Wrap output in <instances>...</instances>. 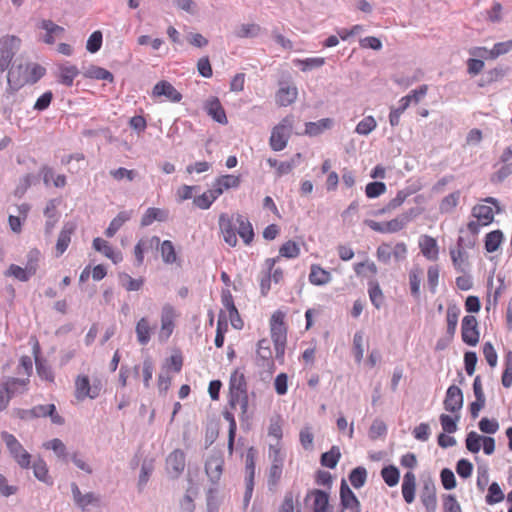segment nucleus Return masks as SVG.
<instances>
[{
  "label": "nucleus",
  "mask_w": 512,
  "mask_h": 512,
  "mask_svg": "<svg viewBox=\"0 0 512 512\" xmlns=\"http://www.w3.org/2000/svg\"><path fill=\"white\" fill-rule=\"evenodd\" d=\"M228 330V322L226 316H224L223 313L219 314L218 321H217V329H216V336H215V345L217 348L223 347L224 339H225V333Z\"/></svg>",
  "instance_id": "obj_53"
},
{
  "label": "nucleus",
  "mask_w": 512,
  "mask_h": 512,
  "mask_svg": "<svg viewBox=\"0 0 512 512\" xmlns=\"http://www.w3.org/2000/svg\"><path fill=\"white\" fill-rule=\"evenodd\" d=\"M411 220L408 214H403L387 222L365 220V224L373 231L379 233H396L402 230Z\"/></svg>",
  "instance_id": "obj_11"
},
{
  "label": "nucleus",
  "mask_w": 512,
  "mask_h": 512,
  "mask_svg": "<svg viewBox=\"0 0 512 512\" xmlns=\"http://www.w3.org/2000/svg\"><path fill=\"white\" fill-rule=\"evenodd\" d=\"M83 76L89 79L106 80L108 82H113L114 80V76L110 71L96 65L89 66L83 72Z\"/></svg>",
  "instance_id": "obj_43"
},
{
  "label": "nucleus",
  "mask_w": 512,
  "mask_h": 512,
  "mask_svg": "<svg viewBox=\"0 0 512 512\" xmlns=\"http://www.w3.org/2000/svg\"><path fill=\"white\" fill-rule=\"evenodd\" d=\"M483 436L479 435L475 431H471L466 436V448L471 453H478L481 449Z\"/></svg>",
  "instance_id": "obj_60"
},
{
  "label": "nucleus",
  "mask_w": 512,
  "mask_h": 512,
  "mask_svg": "<svg viewBox=\"0 0 512 512\" xmlns=\"http://www.w3.org/2000/svg\"><path fill=\"white\" fill-rule=\"evenodd\" d=\"M450 256L455 269L458 272H466L469 266L468 255L463 247V238L459 237L457 240V246L450 249Z\"/></svg>",
  "instance_id": "obj_22"
},
{
  "label": "nucleus",
  "mask_w": 512,
  "mask_h": 512,
  "mask_svg": "<svg viewBox=\"0 0 512 512\" xmlns=\"http://www.w3.org/2000/svg\"><path fill=\"white\" fill-rule=\"evenodd\" d=\"M77 225L75 222H66L59 235L56 242V256H61L68 248L71 242V236L74 234Z\"/></svg>",
  "instance_id": "obj_26"
},
{
  "label": "nucleus",
  "mask_w": 512,
  "mask_h": 512,
  "mask_svg": "<svg viewBox=\"0 0 512 512\" xmlns=\"http://www.w3.org/2000/svg\"><path fill=\"white\" fill-rule=\"evenodd\" d=\"M381 476L388 486L393 487L398 484L400 473L395 466L390 465L381 470Z\"/></svg>",
  "instance_id": "obj_56"
},
{
  "label": "nucleus",
  "mask_w": 512,
  "mask_h": 512,
  "mask_svg": "<svg viewBox=\"0 0 512 512\" xmlns=\"http://www.w3.org/2000/svg\"><path fill=\"white\" fill-rule=\"evenodd\" d=\"M5 276L14 277L21 282H27L33 275L25 267L11 264L5 272Z\"/></svg>",
  "instance_id": "obj_55"
},
{
  "label": "nucleus",
  "mask_w": 512,
  "mask_h": 512,
  "mask_svg": "<svg viewBox=\"0 0 512 512\" xmlns=\"http://www.w3.org/2000/svg\"><path fill=\"white\" fill-rule=\"evenodd\" d=\"M422 281V270L419 267L412 268L409 272V285L411 294L418 298Z\"/></svg>",
  "instance_id": "obj_52"
},
{
  "label": "nucleus",
  "mask_w": 512,
  "mask_h": 512,
  "mask_svg": "<svg viewBox=\"0 0 512 512\" xmlns=\"http://www.w3.org/2000/svg\"><path fill=\"white\" fill-rule=\"evenodd\" d=\"M275 350L271 347V341L267 338L260 339L256 344L254 363L260 374L271 376L275 370Z\"/></svg>",
  "instance_id": "obj_4"
},
{
  "label": "nucleus",
  "mask_w": 512,
  "mask_h": 512,
  "mask_svg": "<svg viewBox=\"0 0 512 512\" xmlns=\"http://www.w3.org/2000/svg\"><path fill=\"white\" fill-rule=\"evenodd\" d=\"M160 245V253L164 263L173 264L177 261L175 247L170 240H164Z\"/></svg>",
  "instance_id": "obj_49"
},
{
  "label": "nucleus",
  "mask_w": 512,
  "mask_h": 512,
  "mask_svg": "<svg viewBox=\"0 0 512 512\" xmlns=\"http://www.w3.org/2000/svg\"><path fill=\"white\" fill-rule=\"evenodd\" d=\"M180 314L178 310L171 304L166 303L161 307L160 311V328L157 338L160 343H165L172 336Z\"/></svg>",
  "instance_id": "obj_5"
},
{
  "label": "nucleus",
  "mask_w": 512,
  "mask_h": 512,
  "mask_svg": "<svg viewBox=\"0 0 512 512\" xmlns=\"http://www.w3.org/2000/svg\"><path fill=\"white\" fill-rule=\"evenodd\" d=\"M21 42V39L15 35L0 37V72L8 69L15 54L20 49Z\"/></svg>",
  "instance_id": "obj_10"
},
{
  "label": "nucleus",
  "mask_w": 512,
  "mask_h": 512,
  "mask_svg": "<svg viewBox=\"0 0 512 512\" xmlns=\"http://www.w3.org/2000/svg\"><path fill=\"white\" fill-rule=\"evenodd\" d=\"M51 418L52 423L57 425H62L64 423V418L56 412V406L54 404L47 405H36L29 410L23 411L22 418H41L47 417Z\"/></svg>",
  "instance_id": "obj_16"
},
{
  "label": "nucleus",
  "mask_w": 512,
  "mask_h": 512,
  "mask_svg": "<svg viewBox=\"0 0 512 512\" xmlns=\"http://www.w3.org/2000/svg\"><path fill=\"white\" fill-rule=\"evenodd\" d=\"M460 308L456 304H450L447 307L446 321H447V334L452 338L456 332L458 318L460 315Z\"/></svg>",
  "instance_id": "obj_42"
},
{
  "label": "nucleus",
  "mask_w": 512,
  "mask_h": 512,
  "mask_svg": "<svg viewBox=\"0 0 512 512\" xmlns=\"http://www.w3.org/2000/svg\"><path fill=\"white\" fill-rule=\"evenodd\" d=\"M340 458V448L338 446H332L328 452L322 453V466L333 469L337 466Z\"/></svg>",
  "instance_id": "obj_51"
},
{
  "label": "nucleus",
  "mask_w": 512,
  "mask_h": 512,
  "mask_svg": "<svg viewBox=\"0 0 512 512\" xmlns=\"http://www.w3.org/2000/svg\"><path fill=\"white\" fill-rule=\"evenodd\" d=\"M71 491L73 495V499L78 507L82 510H86V508L90 505H98L100 498L92 492H88L86 494H82L77 484H71Z\"/></svg>",
  "instance_id": "obj_29"
},
{
  "label": "nucleus",
  "mask_w": 512,
  "mask_h": 512,
  "mask_svg": "<svg viewBox=\"0 0 512 512\" xmlns=\"http://www.w3.org/2000/svg\"><path fill=\"white\" fill-rule=\"evenodd\" d=\"M218 224L224 242L230 247H235L238 243L235 214L228 215L227 213H221L219 215Z\"/></svg>",
  "instance_id": "obj_13"
},
{
  "label": "nucleus",
  "mask_w": 512,
  "mask_h": 512,
  "mask_svg": "<svg viewBox=\"0 0 512 512\" xmlns=\"http://www.w3.org/2000/svg\"><path fill=\"white\" fill-rule=\"evenodd\" d=\"M160 243V238L158 236H152L151 238L140 239L134 247V255L136 258L137 265L140 266L144 262V251L153 248L154 246L158 247Z\"/></svg>",
  "instance_id": "obj_32"
},
{
  "label": "nucleus",
  "mask_w": 512,
  "mask_h": 512,
  "mask_svg": "<svg viewBox=\"0 0 512 512\" xmlns=\"http://www.w3.org/2000/svg\"><path fill=\"white\" fill-rule=\"evenodd\" d=\"M297 88L292 85L281 86L276 94V101L280 106H288L297 98Z\"/></svg>",
  "instance_id": "obj_35"
},
{
  "label": "nucleus",
  "mask_w": 512,
  "mask_h": 512,
  "mask_svg": "<svg viewBox=\"0 0 512 512\" xmlns=\"http://www.w3.org/2000/svg\"><path fill=\"white\" fill-rule=\"evenodd\" d=\"M224 459L221 454L215 453L208 457L205 471L212 482H217L223 471Z\"/></svg>",
  "instance_id": "obj_28"
},
{
  "label": "nucleus",
  "mask_w": 512,
  "mask_h": 512,
  "mask_svg": "<svg viewBox=\"0 0 512 512\" xmlns=\"http://www.w3.org/2000/svg\"><path fill=\"white\" fill-rule=\"evenodd\" d=\"M463 406V393L456 385H451L446 392L444 408L449 412H457Z\"/></svg>",
  "instance_id": "obj_25"
},
{
  "label": "nucleus",
  "mask_w": 512,
  "mask_h": 512,
  "mask_svg": "<svg viewBox=\"0 0 512 512\" xmlns=\"http://www.w3.org/2000/svg\"><path fill=\"white\" fill-rule=\"evenodd\" d=\"M269 332L275 350V358L280 364H283L288 336L285 311L278 309L272 313L269 319Z\"/></svg>",
  "instance_id": "obj_1"
},
{
  "label": "nucleus",
  "mask_w": 512,
  "mask_h": 512,
  "mask_svg": "<svg viewBox=\"0 0 512 512\" xmlns=\"http://www.w3.org/2000/svg\"><path fill=\"white\" fill-rule=\"evenodd\" d=\"M232 408L240 407L242 414L248 410V387L244 373L239 369L232 372L229 380V400Z\"/></svg>",
  "instance_id": "obj_3"
},
{
  "label": "nucleus",
  "mask_w": 512,
  "mask_h": 512,
  "mask_svg": "<svg viewBox=\"0 0 512 512\" xmlns=\"http://www.w3.org/2000/svg\"><path fill=\"white\" fill-rule=\"evenodd\" d=\"M246 472H247V477L245 480L246 481V491H245V495H244V502H245V505H248L251 500L253 488H254L255 463L252 458L247 459V461H246Z\"/></svg>",
  "instance_id": "obj_41"
},
{
  "label": "nucleus",
  "mask_w": 512,
  "mask_h": 512,
  "mask_svg": "<svg viewBox=\"0 0 512 512\" xmlns=\"http://www.w3.org/2000/svg\"><path fill=\"white\" fill-rule=\"evenodd\" d=\"M461 336L464 343L469 346H476L479 342L480 332L478 321L475 316H464L461 323Z\"/></svg>",
  "instance_id": "obj_15"
},
{
  "label": "nucleus",
  "mask_w": 512,
  "mask_h": 512,
  "mask_svg": "<svg viewBox=\"0 0 512 512\" xmlns=\"http://www.w3.org/2000/svg\"><path fill=\"white\" fill-rule=\"evenodd\" d=\"M74 395L78 401H83L87 398L95 399L102 391V383L99 379H95L93 383L90 382L87 375H78L75 379Z\"/></svg>",
  "instance_id": "obj_9"
},
{
  "label": "nucleus",
  "mask_w": 512,
  "mask_h": 512,
  "mask_svg": "<svg viewBox=\"0 0 512 512\" xmlns=\"http://www.w3.org/2000/svg\"><path fill=\"white\" fill-rule=\"evenodd\" d=\"M130 217L131 213L128 211L119 212L118 215L110 222L105 231V235L109 238L113 237L124 223L130 219Z\"/></svg>",
  "instance_id": "obj_45"
},
{
  "label": "nucleus",
  "mask_w": 512,
  "mask_h": 512,
  "mask_svg": "<svg viewBox=\"0 0 512 512\" xmlns=\"http://www.w3.org/2000/svg\"><path fill=\"white\" fill-rule=\"evenodd\" d=\"M340 499L343 509L349 510L350 512H360V503L349 488L345 480H342L340 487Z\"/></svg>",
  "instance_id": "obj_27"
},
{
  "label": "nucleus",
  "mask_w": 512,
  "mask_h": 512,
  "mask_svg": "<svg viewBox=\"0 0 512 512\" xmlns=\"http://www.w3.org/2000/svg\"><path fill=\"white\" fill-rule=\"evenodd\" d=\"M241 184L240 175L225 174L217 177L212 185L214 193L220 197L225 191L229 189H236Z\"/></svg>",
  "instance_id": "obj_19"
},
{
  "label": "nucleus",
  "mask_w": 512,
  "mask_h": 512,
  "mask_svg": "<svg viewBox=\"0 0 512 512\" xmlns=\"http://www.w3.org/2000/svg\"><path fill=\"white\" fill-rule=\"evenodd\" d=\"M121 285L127 290V291H138L142 288L144 284L143 278H132L130 275L124 273L120 276Z\"/></svg>",
  "instance_id": "obj_62"
},
{
  "label": "nucleus",
  "mask_w": 512,
  "mask_h": 512,
  "mask_svg": "<svg viewBox=\"0 0 512 512\" xmlns=\"http://www.w3.org/2000/svg\"><path fill=\"white\" fill-rule=\"evenodd\" d=\"M219 197L213 189L207 190L199 196L193 198V204L202 210H207Z\"/></svg>",
  "instance_id": "obj_46"
},
{
  "label": "nucleus",
  "mask_w": 512,
  "mask_h": 512,
  "mask_svg": "<svg viewBox=\"0 0 512 512\" xmlns=\"http://www.w3.org/2000/svg\"><path fill=\"white\" fill-rule=\"evenodd\" d=\"M43 447L47 450H52L56 456L63 462L67 463L68 455L65 444L58 438H54L43 444Z\"/></svg>",
  "instance_id": "obj_47"
},
{
  "label": "nucleus",
  "mask_w": 512,
  "mask_h": 512,
  "mask_svg": "<svg viewBox=\"0 0 512 512\" xmlns=\"http://www.w3.org/2000/svg\"><path fill=\"white\" fill-rule=\"evenodd\" d=\"M40 352L39 343L36 341L33 346V353L35 356V362H36V370L39 377L45 381L53 382L54 381V373L52 369L39 361L38 354Z\"/></svg>",
  "instance_id": "obj_38"
},
{
  "label": "nucleus",
  "mask_w": 512,
  "mask_h": 512,
  "mask_svg": "<svg viewBox=\"0 0 512 512\" xmlns=\"http://www.w3.org/2000/svg\"><path fill=\"white\" fill-rule=\"evenodd\" d=\"M293 129V117L286 116L271 131L269 144L272 150L281 151L288 143Z\"/></svg>",
  "instance_id": "obj_7"
},
{
  "label": "nucleus",
  "mask_w": 512,
  "mask_h": 512,
  "mask_svg": "<svg viewBox=\"0 0 512 512\" xmlns=\"http://www.w3.org/2000/svg\"><path fill=\"white\" fill-rule=\"evenodd\" d=\"M419 247L423 256L428 260H436L438 258V245L433 237L422 235L419 238Z\"/></svg>",
  "instance_id": "obj_31"
},
{
  "label": "nucleus",
  "mask_w": 512,
  "mask_h": 512,
  "mask_svg": "<svg viewBox=\"0 0 512 512\" xmlns=\"http://www.w3.org/2000/svg\"><path fill=\"white\" fill-rule=\"evenodd\" d=\"M366 479H367V471L364 467L354 468L349 475V480L351 482V485L356 489H359L362 486H364Z\"/></svg>",
  "instance_id": "obj_57"
},
{
  "label": "nucleus",
  "mask_w": 512,
  "mask_h": 512,
  "mask_svg": "<svg viewBox=\"0 0 512 512\" xmlns=\"http://www.w3.org/2000/svg\"><path fill=\"white\" fill-rule=\"evenodd\" d=\"M460 199V191H455L445 196L439 206L442 213H450L458 205Z\"/></svg>",
  "instance_id": "obj_54"
},
{
  "label": "nucleus",
  "mask_w": 512,
  "mask_h": 512,
  "mask_svg": "<svg viewBox=\"0 0 512 512\" xmlns=\"http://www.w3.org/2000/svg\"><path fill=\"white\" fill-rule=\"evenodd\" d=\"M300 253L299 245L294 241L285 242L279 249V256L288 259L296 258Z\"/></svg>",
  "instance_id": "obj_63"
},
{
  "label": "nucleus",
  "mask_w": 512,
  "mask_h": 512,
  "mask_svg": "<svg viewBox=\"0 0 512 512\" xmlns=\"http://www.w3.org/2000/svg\"><path fill=\"white\" fill-rule=\"evenodd\" d=\"M153 97L164 96L170 102H180L182 94L168 81L162 80L155 84L152 90Z\"/></svg>",
  "instance_id": "obj_20"
},
{
  "label": "nucleus",
  "mask_w": 512,
  "mask_h": 512,
  "mask_svg": "<svg viewBox=\"0 0 512 512\" xmlns=\"http://www.w3.org/2000/svg\"><path fill=\"white\" fill-rule=\"evenodd\" d=\"M45 68L37 63L19 64L9 70L7 81L13 90H18L25 84H34L45 75Z\"/></svg>",
  "instance_id": "obj_2"
},
{
  "label": "nucleus",
  "mask_w": 512,
  "mask_h": 512,
  "mask_svg": "<svg viewBox=\"0 0 512 512\" xmlns=\"http://www.w3.org/2000/svg\"><path fill=\"white\" fill-rule=\"evenodd\" d=\"M221 303L224 307L220 313H223L227 318V322L230 321L231 325L236 329L243 327V321L240 318L239 312L234 304L233 296L229 289H223L221 293Z\"/></svg>",
  "instance_id": "obj_14"
},
{
  "label": "nucleus",
  "mask_w": 512,
  "mask_h": 512,
  "mask_svg": "<svg viewBox=\"0 0 512 512\" xmlns=\"http://www.w3.org/2000/svg\"><path fill=\"white\" fill-rule=\"evenodd\" d=\"M504 499V493L502 492L499 484L497 482L491 483L488 489V494L486 495V503L489 505H493L501 502Z\"/></svg>",
  "instance_id": "obj_61"
},
{
  "label": "nucleus",
  "mask_w": 512,
  "mask_h": 512,
  "mask_svg": "<svg viewBox=\"0 0 512 512\" xmlns=\"http://www.w3.org/2000/svg\"><path fill=\"white\" fill-rule=\"evenodd\" d=\"M186 456L181 449L173 450L166 459V470L173 477L177 478L185 469Z\"/></svg>",
  "instance_id": "obj_17"
},
{
  "label": "nucleus",
  "mask_w": 512,
  "mask_h": 512,
  "mask_svg": "<svg viewBox=\"0 0 512 512\" xmlns=\"http://www.w3.org/2000/svg\"><path fill=\"white\" fill-rule=\"evenodd\" d=\"M93 248L101 252L105 257L117 264L122 261L123 257L121 252L115 251L112 246L104 239L97 237L93 240Z\"/></svg>",
  "instance_id": "obj_30"
},
{
  "label": "nucleus",
  "mask_w": 512,
  "mask_h": 512,
  "mask_svg": "<svg viewBox=\"0 0 512 512\" xmlns=\"http://www.w3.org/2000/svg\"><path fill=\"white\" fill-rule=\"evenodd\" d=\"M503 233L500 230H494L486 234L485 237V249L487 252L492 253L498 250L502 241Z\"/></svg>",
  "instance_id": "obj_48"
},
{
  "label": "nucleus",
  "mask_w": 512,
  "mask_h": 512,
  "mask_svg": "<svg viewBox=\"0 0 512 512\" xmlns=\"http://www.w3.org/2000/svg\"><path fill=\"white\" fill-rule=\"evenodd\" d=\"M512 49V40H508L505 42H499L494 45V47L488 51L485 47L475 48L472 54H476L478 51V55L483 56L485 54H489V57L492 59L497 58L500 55L508 53Z\"/></svg>",
  "instance_id": "obj_33"
},
{
  "label": "nucleus",
  "mask_w": 512,
  "mask_h": 512,
  "mask_svg": "<svg viewBox=\"0 0 512 512\" xmlns=\"http://www.w3.org/2000/svg\"><path fill=\"white\" fill-rule=\"evenodd\" d=\"M416 477L414 473L407 472L403 477L402 495L404 500L410 504L415 499Z\"/></svg>",
  "instance_id": "obj_34"
},
{
  "label": "nucleus",
  "mask_w": 512,
  "mask_h": 512,
  "mask_svg": "<svg viewBox=\"0 0 512 512\" xmlns=\"http://www.w3.org/2000/svg\"><path fill=\"white\" fill-rule=\"evenodd\" d=\"M297 503V496H295L292 491H287L277 509V512H295Z\"/></svg>",
  "instance_id": "obj_59"
},
{
  "label": "nucleus",
  "mask_w": 512,
  "mask_h": 512,
  "mask_svg": "<svg viewBox=\"0 0 512 512\" xmlns=\"http://www.w3.org/2000/svg\"><path fill=\"white\" fill-rule=\"evenodd\" d=\"M154 329V325L147 316L141 317L135 325V334L138 344L146 346L152 339Z\"/></svg>",
  "instance_id": "obj_18"
},
{
  "label": "nucleus",
  "mask_w": 512,
  "mask_h": 512,
  "mask_svg": "<svg viewBox=\"0 0 512 512\" xmlns=\"http://www.w3.org/2000/svg\"><path fill=\"white\" fill-rule=\"evenodd\" d=\"M204 109L207 114L216 122L223 125L228 123L226 112L217 97L213 96L207 99L204 104Z\"/></svg>",
  "instance_id": "obj_23"
},
{
  "label": "nucleus",
  "mask_w": 512,
  "mask_h": 512,
  "mask_svg": "<svg viewBox=\"0 0 512 512\" xmlns=\"http://www.w3.org/2000/svg\"><path fill=\"white\" fill-rule=\"evenodd\" d=\"M79 75V70L75 65H60L58 73V82L70 87L74 79Z\"/></svg>",
  "instance_id": "obj_36"
},
{
  "label": "nucleus",
  "mask_w": 512,
  "mask_h": 512,
  "mask_svg": "<svg viewBox=\"0 0 512 512\" xmlns=\"http://www.w3.org/2000/svg\"><path fill=\"white\" fill-rule=\"evenodd\" d=\"M9 400L15 395H20L28 390L29 378L9 377L0 383Z\"/></svg>",
  "instance_id": "obj_21"
},
{
  "label": "nucleus",
  "mask_w": 512,
  "mask_h": 512,
  "mask_svg": "<svg viewBox=\"0 0 512 512\" xmlns=\"http://www.w3.org/2000/svg\"><path fill=\"white\" fill-rule=\"evenodd\" d=\"M32 468H33L34 476L39 481H41V482H43V483H45L47 485H52L53 484L52 478L49 475V470H48L47 463L45 462L44 459L37 458L34 461V463L32 465Z\"/></svg>",
  "instance_id": "obj_39"
},
{
  "label": "nucleus",
  "mask_w": 512,
  "mask_h": 512,
  "mask_svg": "<svg viewBox=\"0 0 512 512\" xmlns=\"http://www.w3.org/2000/svg\"><path fill=\"white\" fill-rule=\"evenodd\" d=\"M368 293L371 303L377 308L380 309L384 302V295L377 281H369L368 283Z\"/></svg>",
  "instance_id": "obj_50"
},
{
  "label": "nucleus",
  "mask_w": 512,
  "mask_h": 512,
  "mask_svg": "<svg viewBox=\"0 0 512 512\" xmlns=\"http://www.w3.org/2000/svg\"><path fill=\"white\" fill-rule=\"evenodd\" d=\"M421 502L427 512H435L437 508V498L435 488L433 486L425 485L421 493Z\"/></svg>",
  "instance_id": "obj_44"
},
{
  "label": "nucleus",
  "mask_w": 512,
  "mask_h": 512,
  "mask_svg": "<svg viewBox=\"0 0 512 512\" xmlns=\"http://www.w3.org/2000/svg\"><path fill=\"white\" fill-rule=\"evenodd\" d=\"M407 254L408 249L404 242H397L394 245L382 243L376 250L377 260L385 265L390 264L392 260L396 263L406 260Z\"/></svg>",
  "instance_id": "obj_6"
},
{
  "label": "nucleus",
  "mask_w": 512,
  "mask_h": 512,
  "mask_svg": "<svg viewBox=\"0 0 512 512\" xmlns=\"http://www.w3.org/2000/svg\"><path fill=\"white\" fill-rule=\"evenodd\" d=\"M41 253L38 249L34 248L31 249L27 253V261L25 264V268L32 274L33 276L36 274L38 267H39V261H40Z\"/></svg>",
  "instance_id": "obj_58"
},
{
  "label": "nucleus",
  "mask_w": 512,
  "mask_h": 512,
  "mask_svg": "<svg viewBox=\"0 0 512 512\" xmlns=\"http://www.w3.org/2000/svg\"><path fill=\"white\" fill-rule=\"evenodd\" d=\"M168 218V212L166 210L150 207L146 210V212L143 214L141 218V226H149L154 221H160L163 222L167 220Z\"/></svg>",
  "instance_id": "obj_37"
},
{
  "label": "nucleus",
  "mask_w": 512,
  "mask_h": 512,
  "mask_svg": "<svg viewBox=\"0 0 512 512\" xmlns=\"http://www.w3.org/2000/svg\"><path fill=\"white\" fill-rule=\"evenodd\" d=\"M235 222L237 224V235L240 236L245 245L249 246L254 240V230L249 219L242 214L235 213Z\"/></svg>",
  "instance_id": "obj_24"
},
{
  "label": "nucleus",
  "mask_w": 512,
  "mask_h": 512,
  "mask_svg": "<svg viewBox=\"0 0 512 512\" xmlns=\"http://www.w3.org/2000/svg\"><path fill=\"white\" fill-rule=\"evenodd\" d=\"M1 439L6 444L7 449L17 464L23 469L30 468L31 454L24 449L17 438L13 434L3 431L1 433Z\"/></svg>",
  "instance_id": "obj_8"
},
{
  "label": "nucleus",
  "mask_w": 512,
  "mask_h": 512,
  "mask_svg": "<svg viewBox=\"0 0 512 512\" xmlns=\"http://www.w3.org/2000/svg\"><path fill=\"white\" fill-rule=\"evenodd\" d=\"M376 121L372 116H366L356 126L355 132L359 135H368L376 128Z\"/></svg>",
  "instance_id": "obj_64"
},
{
  "label": "nucleus",
  "mask_w": 512,
  "mask_h": 512,
  "mask_svg": "<svg viewBox=\"0 0 512 512\" xmlns=\"http://www.w3.org/2000/svg\"><path fill=\"white\" fill-rule=\"evenodd\" d=\"M483 201L490 205H475L472 209V215L479 221V223H481V225L486 226L492 223V221L494 220V210L492 206L496 208L497 213H499L501 209L499 207L498 200L494 197H487Z\"/></svg>",
  "instance_id": "obj_12"
},
{
  "label": "nucleus",
  "mask_w": 512,
  "mask_h": 512,
  "mask_svg": "<svg viewBox=\"0 0 512 512\" xmlns=\"http://www.w3.org/2000/svg\"><path fill=\"white\" fill-rule=\"evenodd\" d=\"M41 28L46 31L44 36V42L47 44H53L55 37L60 36L64 32V28L55 24L51 20H43L41 22Z\"/></svg>",
  "instance_id": "obj_40"
}]
</instances>
